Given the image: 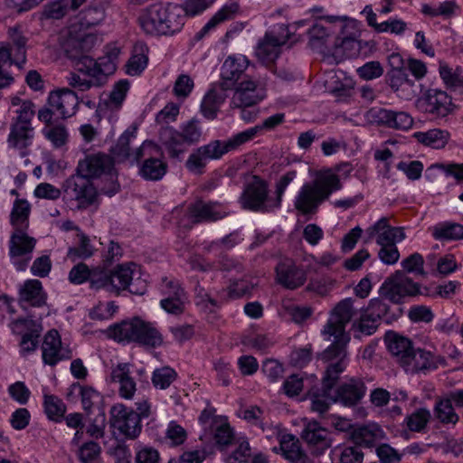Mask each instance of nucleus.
<instances>
[{
    "label": "nucleus",
    "mask_w": 463,
    "mask_h": 463,
    "mask_svg": "<svg viewBox=\"0 0 463 463\" xmlns=\"http://www.w3.org/2000/svg\"><path fill=\"white\" fill-rule=\"evenodd\" d=\"M355 314L354 299H342L331 310L329 318L321 331L326 340L329 341L334 337V342L320 355L321 360L327 364L325 378L327 386L332 385L347 366L346 346L350 336L345 333V326Z\"/></svg>",
    "instance_id": "nucleus-1"
},
{
    "label": "nucleus",
    "mask_w": 463,
    "mask_h": 463,
    "mask_svg": "<svg viewBox=\"0 0 463 463\" xmlns=\"http://www.w3.org/2000/svg\"><path fill=\"white\" fill-rule=\"evenodd\" d=\"M342 187L341 179L333 170L321 171L315 179L300 187L294 200V207L302 215H314L320 205Z\"/></svg>",
    "instance_id": "nucleus-2"
},
{
    "label": "nucleus",
    "mask_w": 463,
    "mask_h": 463,
    "mask_svg": "<svg viewBox=\"0 0 463 463\" xmlns=\"http://www.w3.org/2000/svg\"><path fill=\"white\" fill-rule=\"evenodd\" d=\"M108 335L118 343L137 342L151 347L159 346L163 343L162 335L157 329L139 318L124 320L110 326Z\"/></svg>",
    "instance_id": "nucleus-3"
},
{
    "label": "nucleus",
    "mask_w": 463,
    "mask_h": 463,
    "mask_svg": "<svg viewBox=\"0 0 463 463\" xmlns=\"http://www.w3.org/2000/svg\"><path fill=\"white\" fill-rule=\"evenodd\" d=\"M115 161L108 154L98 152L85 156L79 161L77 173L90 180L104 176L109 180V186L101 190L109 195L115 194L119 190L118 183V173L114 167Z\"/></svg>",
    "instance_id": "nucleus-4"
},
{
    "label": "nucleus",
    "mask_w": 463,
    "mask_h": 463,
    "mask_svg": "<svg viewBox=\"0 0 463 463\" xmlns=\"http://www.w3.org/2000/svg\"><path fill=\"white\" fill-rule=\"evenodd\" d=\"M417 109L434 119H445L453 115L459 107L444 90L429 89L416 100Z\"/></svg>",
    "instance_id": "nucleus-5"
},
{
    "label": "nucleus",
    "mask_w": 463,
    "mask_h": 463,
    "mask_svg": "<svg viewBox=\"0 0 463 463\" xmlns=\"http://www.w3.org/2000/svg\"><path fill=\"white\" fill-rule=\"evenodd\" d=\"M74 66L77 71L71 72L67 81L71 88L79 91H87L93 87H102L107 82L106 73L111 71V67L99 71L92 58H85L82 61L76 62Z\"/></svg>",
    "instance_id": "nucleus-6"
},
{
    "label": "nucleus",
    "mask_w": 463,
    "mask_h": 463,
    "mask_svg": "<svg viewBox=\"0 0 463 463\" xmlns=\"http://www.w3.org/2000/svg\"><path fill=\"white\" fill-rule=\"evenodd\" d=\"M380 296L394 304H401L407 297L423 295L420 285L414 282L402 270H396L389 276L379 289Z\"/></svg>",
    "instance_id": "nucleus-7"
},
{
    "label": "nucleus",
    "mask_w": 463,
    "mask_h": 463,
    "mask_svg": "<svg viewBox=\"0 0 463 463\" xmlns=\"http://www.w3.org/2000/svg\"><path fill=\"white\" fill-rule=\"evenodd\" d=\"M110 292L118 295L128 289L130 293L142 295L146 283L140 278V271L135 263L118 265L110 272Z\"/></svg>",
    "instance_id": "nucleus-8"
},
{
    "label": "nucleus",
    "mask_w": 463,
    "mask_h": 463,
    "mask_svg": "<svg viewBox=\"0 0 463 463\" xmlns=\"http://www.w3.org/2000/svg\"><path fill=\"white\" fill-rule=\"evenodd\" d=\"M158 151V146L150 141H145L135 150V163L145 157L139 166L138 174L146 181H159L167 173L166 162L154 156Z\"/></svg>",
    "instance_id": "nucleus-9"
},
{
    "label": "nucleus",
    "mask_w": 463,
    "mask_h": 463,
    "mask_svg": "<svg viewBox=\"0 0 463 463\" xmlns=\"http://www.w3.org/2000/svg\"><path fill=\"white\" fill-rule=\"evenodd\" d=\"M288 26L280 24L265 33L257 44L255 54L263 63L273 62L279 54V48L290 39Z\"/></svg>",
    "instance_id": "nucleus-10"
},
{
    "label": "nucleus",
    "mask_w": 463,
    "mask_h": 463,
    "mask_svg": "<svg viewBox=\"0 0 463 463\" xmlns=\"http://www.w3.org/2000/svg\"><path fill=\"white\" fill-rule=\"evenodd\" d=\"M94 43L95 37L92 34L80 32L76 25H72L62 36L61 47L65 55L75 64L85 58H90L88 52L93 48Z\"/></svg>",
    "instance_id": "nucleus-11"
},
{
    "label": "nucleus",
    "mask_w": 463,
    "mask_h": 463,
    "mask_svg": "<svg viewBox=\"0 0 463 463\" xmlns=\"http://www.w3.org/2000/svg\"><path fill=\"white\" fill-rule=\"evenodd\" d=\"M35 245L36 240L24 230H14L9 241V256L16 270L24 271L27 269Z\"/></svg>",
    "instance_id": "nucleus-12"
},
{
    "label": "nucleus",
    "mask_w": 463,
    "mask_h": 463,
    "mask_svg": "<svg viewBox=\"0 0 463 463\" xmlns=\"http://www.w3.org/2000/svg\"><path fill=\"white\" fill-rule=\"evenodd\" d=\"M232 90L231 106L235 109L254 107L266 97L264 86L251 77L243 78Z\"/></svg>",
    "instance_id": "nucleus-13"
},
{
    "label": "nucleus",
    "mask_w": 463,
    "mask_h": 463,
    "mask_svg": "<svg viewBox=\"0 0 463 463\" xmlns=\"http://www.w3.org/2000/svg\"><path fill=\"white\" fill-rule=\"evenodd\" d=\"M159 290L164 297L160 301V306L165 312L175 316L184 312L188 297L177 280L163 278Z\"/></svg>",
    "instance_id": "nucleus-14"
},
{
    "label": "nucleus",
    "mask_w": 463,
    "mask_h": 463,
    "mask_svg": "<svg viewBox=\"0 0 463 463\" xmlns=\"http://www.w3.org/2000/svg\"><path fill=\"white\" fill-rule=\"evenodd\" d=\"M62 190L65 199L75 200L80 205L92 204L97 195L96 188L90 180L77 172L65 180Z\"/></svg>",
    "instance_id": "nucleus-15"
},
{
    "label": "nucleus",
    "mask_w": 463,
    "mask_h": 463,
    "mask_svg": "<svg viewBox=\"0 0 463 463\" xmlns=\"http://www.w3.org/2000/svg\"><path fill=\"white\" fill-rule=\"evenodd\" d=\"M111 423L118 431L128 439H136L141 432L139 417L131 408L122 403L115 404L110 409Z\"/></svg>",
    "instance_id": "nucleus-16"
},
{
    "label": "nucleus",
    "mask_w": 463,
    "mask_h": 463,
    "mask_svg": "<svg viewBox=\"0 0 463 463\" xmlns=\"http://www.w3.org/2000/svg\"><path fill=\"white\" fill-rule=\"evenodd\" d=\"M250 61L244 55H231L223 61L221 68L219 87L222 90H232L246 76Z\"/></svg>",
    "instance_id": "nucleus-17"
},
{
    "label": "nucleus",
    "mask_w": 463,
    "mask_h": 463,
    "mask_svg": "<svg viewBox=\"0 0 463 463\" xmlns=\"http://www.w3.org/2000/svg\"><path fill=\"white\" fill-rule=\"evenodd\" d=\"M312 454H323L332 445L331 432L316 420H307L300 435Z\"/></svg>",
    "instance_id": "nucleus-18"
},
{
    "label": "nucleus",
    "mask_w": 463,
    "mask_h": 463,
    "mask_svg": "<svg viewBox=\"0 0 463 463\" xmlns=\"http://www.w3.org/2000/svg\"><path fill=\"white\" fill-rule=\"evenodd\" d=\"M268 196L267 182L254 175L252 181L246 185L241 196V203L244 209L266 212L269 211V205L267 204Z\"/></svg>",
    "instance_id": "nucleus-19"
},
{
    "label": "nucleus",
    "mask_w": 463,
    "mask_h": 463,
    "mask_svg": "<svg viewBox=\"0 0 463 463\" xmlns=\"http://www.w3.org/2000/svg\"><path fill=\"white\" fill-rule=\"evenodd\" d=\"M227 209L218 202L198 200L188 208L189 219L193 224L216 222L228 215Z\"/></svg>",
    "instance_id": "nucleus-20"
},
{
    "label": "nucleus",
    "mask_w": 463,
    "mask_h": 463,
    "mask_svg": "<svg viewBox=\"0 0 463 463\" xmlns=\"http://www.w3.org/2000/svg\"><path fill=\"white\" fill-rule=\"evenodd\" d=\"M366 386L361 378H350L337 386L335 395L331 397L334 402H339L346 407L355 406L364 398Z\"/></svg>",
    "instance_id": "nucleus-21"
},
{
    "label": "nucleus",
    "mask_w": 463,
    "mask_h": 463,
    "mask_svg": "<svg viewBox=\"0 0 463 463\" xmlns=\"http://www.w3.org/2000/svg\"><path fill=\"white\" fill-rule=\"evenodd\" d=\"M43 361L45 364L53 366L60 361L71 357V352L68 347L62 346L60 334L52 329L45 335L42 345Z\"/></svg>",
    "instance_id": "nucleus-22"
},
{
    "label": "nucleus",
    "mask_w": 463,
    "mask_h": 463,
    "mask_svg": "<svg viewBox=\"0 0 463 463\" xmlns=\"http://www.w3.org/2000/svg\"><path fill=\"white\" fill-rule=\"evenodd\" d=\"M79 98L71 89L64 88L50 92L47 105L53 108L62 119L72 117L79 106Z\"/></svg>",
    "instance_id": "nucleus-23"
},
{
    "label": "nucleus",
    "mask_w": 463,
    "mask_h": 463,
    "mask_svg": "<svg viewBox=\"0 0 463 463\" xmlns=\"http://www.w3.org/2000/svg\"><path fill=\"white\" fill-rule=\"evenodd\" d=\"M277 281L288 289H296L307 280L306 271L290 259L281 260L276 267Z\"/></svg>",
    "instance_id": "nucleus-24"
},
{
    "label": "nucleus",
    "mask_w": 463,
    "mask_h": 463,
    "mask_svg": "<svg viewBox=\"0 0 463 463\" xmlns=\"http://www.w3.org/2000/svg\"><path fill=\"white\" fill-rule=\"evenodd\" d=\"M369 239L376 237L379 246L400 242L405 239V232L402 227H392L386 217L381 218L366 230Z\"/></svg>",
    "instance_id": "nucleus-25"
},
{
    "label": "nucleus",
    "mask_w": 463,
    "mask_h": 463,
    "mask_svg": "<svg viewBox=\"0 0 463 463\" xmlns=\"http://www.w3.org/2000/svg\"><path fill=\"white\" fill-rule=\"evenodd\" d=\"M439 357L435 356L431 352L424 349H414L411 351L407 358L401 365L408 373H417L436 369Z\"/></svg>",
    "instance_id": "nucleus-26"
},
{
    "label": "nucleus",
    "mask_w": 463,
    "mask_h": 463,
    "mask_svg": "<svg viewBox=\"0 0 463 463\" xmlns=\"http://www.w3.org/2000/svg\"><path fill=\"white\" fill-rule=\"evenodd\" d=\"M158 10L164 35H173L181 31L184 24V14L181 5L170 3H158Z\"/></svg>",
    "instance_id": "nucleus-27"
},
{
    "label": "nucleus",
    "mask_w": 463,
    "mask_h": 463,
    "mask_svg": "<svg viewBox=\"0 0 463 463\" xmlns=\"http://www.w3.org/2000/svg\"><path fill=\"white\" fill-rule=\"evenodd\" d=\"M34 138V128L33 127L11 124L10 133L7 138L9 147L16 149L22 157L29 154V146Z\"/></svg>",
    "instance_id": "nucleus-28"
},
{
    "label": "nucleus",
    "mask_w": 463,
    "mask_h": 463,
    "mask_svg": "<svg viewBox=\"0 0 463 463\" xmlns=\"http://www.w3.org/2000/svg\"><path fill=\"white\" fill-rule=\"evenodd\" d=\"M242 145V140L238 133L224 141H211L206 145L199 146L198 149L209 162L210 160L220 159L223 155L238 149Z\"/></svg>",
    "instance_id": "nucleus-29"
},
{
    "label": "nucleus",
    "mask_w": 463,
    "mask_h": 463,
    "mask_svg": "<svg viewBox=\"0 0 463 463\" xmlns=\"http://www.w3.org/2000/svg\"><path fill=\"white\" fill-rule=\"evenodd\" d=\"M111 381L119 383L118 393L121 398L131 400L137 391L136 383L130 376L129 364H118L111 371Z\"/></svg>",
    "instance_id": "nucleus-30"
},
{
    "label": "nucleus",
    "mask_w": 463,
    "mask_h": 463,
    "mask_svg": "<svg viewBox=\"0 0 463 463\" xmlns=\"http://www.w3.org/2000/svg\"><path fill=\"white\" fill-rule=\"evenodd\" d=\"M282 456L291 463H306L307 455L301 448L299 439L293 434H283L279 438Z\"/></svg>",
    "instance_id": "nucleus-31"
},
{
    "label": "nucleus",
    "mask_w": 463,
    "mask_h": 463,
    "mask_svg": "<svg viewBox=\"0 0 463 463\" xmlns=\"http://www.w3.org/2000/svg\"><path fill=\"white\" fill-rule=\"evenodd\" d=\"M350 439L355 445L369 448L383 439V431L377 424L363 425L351 431Z\"/></svg>",
    "instance_id": "nucleus-32"
},
{
    "label": "nucleus",
    "mask_w": 463,
    "mask_h": 463,
    "mask_svg": "<svg viewBox=\"0 0 463 463\" xmlns=\"http://www.w3.org/2000/svg\"><path fill=\"white\" fill-rule=\"evenodd\" d=\"M158 3H155L144 9L139 17L138 23L141 29L150 35H164L163 29L165 28L160 20Z\"/></svg>",
    "instance_id": "nucleus-33"
},
{
    "label": "nucleus",
    "mask_w": 463,
    "mask_h": 463,
    "mask_svg": "<svg viewBox=\"0 0 463 463\" xmlns=\"http://www.w3.org/2000/svg\"><path fill=\"white\" fill-rule=\"evenodd\" d=\"M19 302L28 303L32 307H42L46 302L42 282L38 279H27L19 289Z\"/></svg>",
    "instance_id": "nucleus-34"
},
{
    "label": "nucleus",
    "mask_w": 463,
    "mask_h": 463,
    "mask_svg": "<svg viewBox=\"0 0 463 463\" xmlns=\"http://www.w3.org/2000/svg\"><path fill=\"white\" fill-rule=\"evenodd\" d=\"M385 342L388 350L400 365L402 364L413 348L412 343L409 338L393 332L386 334Z\"/></svg>",
    "instance_id": "nucleus-35"
},
{
    "label": "nucleus",
    "mask_w": 463,
    "mask_h": 463,
    "mask_svg": "<svg viewBox=\"0 0 463 463\" xmlns=\"http://www.w3.org/2000/svg\"><path fill=\"white\" fill-rule=\"evenodd\" d=\"M95 251V247L90 237L83 232L79 231L76 234L75 244L69 247L66 257L71 262H77L91 258Z\"/></svg>",
    "instance_id": "nucleus-36"
},
{
    "label": "nucleus",
    "mask_w": 463,
    "mask_h": 463,
    "mask_svg": "<svg viewBox=\"0 0 463 463\" xmlns=\"http://www.w3.org/2000/svg\"><path fill=\"white\" fill-rule=\"evenodd\" d=\"M160 139L173 158H178L186 149L184 138L173 128H163L160 131Z\"/></svg>",
    "instance_id": "nucleus-37"
},
{
    "label": "nucleus",
    "mask_w": 463,
    "mask_h": 463,
    "mask_svg": "<svg viewBox=\"0 0 463 463\" xmlns=\"http://www.w3.org/2000/svg\"><path fill=\"white\" fill-rule=\"evenodd\" d=\"M413 137L419 143L426 146L442 149L448 145L450 133L446 129L431 128L427 131L415 132Z\"/></svg>",
    "instance_id": "nucleus-38"
},
{
    "label": "nucleus",
    "mask_w": 463,
    "mask_h": 463,
    "mask_svg": "<svg viewBox=\"0 0 463 463\" xmlns=\"http://www.w3.org/2000/svg\"><path fill=\"white\" fill-rule=\"evenodd\" d=\"M8 36L11 41L9 44L14 52L15 65L21 69L26 61L27 38L18 27L9 28Z\"/></svg>",
    "instance_id": "nucleus-39"
},
{
    "label": "nucleus",
    "mask_w": 463,
    "mask_h": 463,
    "mask_svg": "<svg viewBox=\"0 0 463 463\" xmlns=\"http://www.w3.org/2000/svg\"><path fill=\"white\" fill-rule=\"evenodd\" d=\"M136 137V128L127 129L118 139L116 145L112 147L111 152L118 162L130 160L132 164L134 161V154L130 152L131 140Z\"/></svg>",
    "instance_id": "nucleus-40"
},
{
    "label": "nucleus",
    "mask_w": 463,
    "mask_h": 463,
    "mask_svg": "<svg viewBox=\"0 0 463 463\" xmlns=\"http://www.w3.org/2000/svg\"><path fill=\"white\" fill-rule=\"evenodd\" d=\"M285 115L283 113H277L267 118L262 124L257 125L253 128H248L239 133L243 145L252 140L261 130H272L276 127L283 123Z\"/></svg>",
    "instance_id": "nucleus-41"
},
{
    "label": "nucleus",
    "mask_w": 463,
    "mask_h": 463,
    "mask_svg": "<svg viewBox=\"0 0 463 463\" xmlns=\"http://www.w3.org/2000/svg\"><path fill=\"white\" fill-rule=\"evenodd\" d=\"M30 211L31 207L26 200L17 199L14 201L10 214V222L14 230H25L28 227Z\"/></svg>",
    "instance_id": "nucleus-42"
},
{
    "label": "nucleus",
    "mask_w": 463,
    "mask_h": 463,
    "mask_svg": "<svg viewBox=\"0 0 463 463\" xmlns=\"http://www.w3.org/2000/svg\"><path fill=\"white\" fill-rule=\"evenodd\" d=\"M238 10L239 5L236 3L224 5L208 21V23L201 29V31L197 33L196 38L202 39L206 33H208L212 29L215 28L219 24L232 19V15L236 14Z\"/></svg>",
    "instance_id": "nucleus-43"
},
{
    "label": "nucleus",
    "mask_w": 463,
    "mask_h": 463,
    "mask_svg": "<svg viewBox=\"0 0 463 463\" xmlns=\"http://www.w3.org/2000/svg\"><path fill=\"white\" fill-rule=\"evenodd\" d=\"M43 408L47 418L55 422L63 420L67 409L63 401L52 394H44Z\"/></svg>",
    "instance_id": "nucleus-44"
},
{
    "label": "nucleus",
    "mask_w": 463,
    "mask_h": 463,
    "mask_svg": "<svg viewBox=\"0 0 463 463\" xmlns=\"http://www.w3.org/2000/svg\"><path fill=\"white\" fill-rule=\"evenodd\" d=\"M309 33V45L312 49L319 52H331L332 49L329 46L331 35L327 32L326 28L322 24H315L308 31Z\"/></svg>",
    "instance_id": "nucleus-45"
},
{
    "label": "nucleus",
    "mask_w": 463,
    "mask_h": 463,
    "mask_svg": "<svg viewBox=\"0 0 463 463\" xmlns=\"http://www.w3.org/2000/svg\"><path fill=\"white\" fill-rule=\"evenodd\" d=\"M146 52L147 49L144 44H137L134 47V53L126 65V72L128 75H139L144 71L148 61Z\"/></svg>",
    "instance_id": "nucleus-46"
},
{
    "label": "nucleus",
    "mask_w": 463,
    "mask_h": 463,
    "mask_svg": "<svg viewBox=\"0 0 463 463\" xmlns=\"http://www.w3.org/2000/svg\"><path fill=\"white\" fill-rule=\"evenodd\" d=\"M326 377V371L325 372V375L322 379V394H314L311 398V410L313 411H316L319 414H323L327 411L329 405L331 402V397L333 395L330 394L333 387L335 386V383L339 379V377L334 381L333 384L330 386H327L325 383V378Z\"/></svg>",
    "instance_id": "nucleus-47"
},
{
    "label": "nucleus",
    "mask_w": 463,
    "mask_h": 463,
    "mask_svg": "<svg viewBox=\"0 0 463 463\" xmlns=\"http://www.w3.org/2000/svg\"><path fill=\"white\" fill-rule=\"evenodd\" d=\"M121 52L120 47H118L115 43L108 44L105 47V56L99 57L97 61H95V67L99 71H104L111 67V71L106 73V80H108V76L112 74L116 71V63Z\"/></svg>",
    "instance_id": "nucleus-48"
},
{
    "label": "nucleus",
    "mask_w": 463,
    "mask_h": 463,
    "mask_svg": "<svg viewBox=\"0 0 463 463\" xmlns=\"http://www.w3.org/2000/svg\"><path fill=\"white\" fill-rule=\"evenodd\" d=\"M224 98L218 93L216 89L210 90L203 99L201 111L208 119H213L217 116L219 106Z\"/></svg>",
    "instance_id": "nucleus-49"
},
{
    "label": "nucleus",
    "mask_w": 463,
    "mask_h": 463,
    "mask_svg": "<svg viewBox=\"0 0 463 463\" xmlns=\"http://www.w3.org/2000/svg\"><path fill=\"white\" fill-rule=\"evenodd\" d=\"M432 235L436 240H461L463 225L455 222L439 224L434 227Z\"/></svg>",
    "instance_id": "nucleus-50"
},
{
    "label": "nucleus",
    "mask_w": 463,
    "mask_h": 463,
    "mask_svg": "<svg viewBox=\"0 0 463 463\" xmlns=\"http://www.w3.org/2000/svg\"><path fill=\"white\" fill-rule=\"evenodd\" d=\"M43 134L55 148L64 146L69 139L68 130L62 124L46 126L43 129Z\"/></svg>",
    "instance_id": "nucleus-51"
},
{
    "label": "nucleus",
    "mask_w": 463,
    "mask_h": 463,
    "mask_svg": "<svg viewBox=\"0 0 463 463\" xmlns=\"http://www.w3.org/2000/svg\"><path fill=\"white\" fill-rule=\"evenodd\" d=\"M77 456L81 463H99L101 447L96 441H87L80 446Z\"/></svg>",
    "instance_id": "nucleus-52"
},
{
    "label": "nucleus",
    "mask_w": 463,
    "mask_h": 463,
    "mask_svg": "<svg viewBox=\"0 0 463 463\" xmlns=\"http://www.w3.org/2000/svg\"><path fill=\"white\" fill-rule=\"evenodd\" d=\"M177 378V373L170 366H163L153 372L152 383L156 389L165 390Z\"/></svg>",
    "instance_id": "nucleus-53"
},
{
    "label": "nucleus",
    "mask_w": 463,
    "mask_h": 463,
    "mask_svg": "<svg viewBox=\"0 0 463 463\" xmlns=\"http://www.w3.org/2000/svg\"><path fill=\"white\" fill-rule=\"evenodd\" d=\"M430 419V412L427 409L420 408L408 415L405 419L406 425L411 431H422Z\"/></svg>",
    "instance_id": "nucleus-54"
},
{
    "label": "nucleus",
    "mask_w": 463,
    "mask_h": 463,
    "mask_svg": "<svg viewBox=\"0 0 463 463\" xmlns=\"http://www.w3.org/2000/svg\"><path fill=\"white\" fill-rule=\"evenodd\" d=\"M389 85L394 91H399L405 87L414 86V81L409 78L403 68H392L389 73Z\"/></svg>",
    "instance_id": "nucleus-55"
},
{
    "label": "nucleus",
    "mask_w": 463,
    "mask_h": 463,
    "mask_svg": "<svg viewBox=\"0 0 463 463\" xmlns=\"http://www.w3.org/2000/svg\"><path fill=\"white\" fill-rule=\"evenodd\" d=\"M450 398L439 401L435 406V415L443 423H456L458 420Z\"/></svg>",
    "instance_id": "nucleus-56"
},
{
    "label": "nucleus",
    "mask_w": 463,
    "mask_h": 463,
    "mask_svg": "<svg viewBox=\"0 0 463 463\" xmlns=\"http://www.w3.org/2000/svg\"><path fill=\"white\" fill-rule=\"evenodd\" d=\"M403 272L413 273L419 276L426 277L424 270V259L421 254L415 252L403 259L401 262Z\"/></svg>",
    "instance_id": "nucleus-57"
},
{
    "label": "nucleus",
    "mask_w": 463,
    "mask_h": 463,
    "mask_svg": "<svg viewBox=\"0 0 463 463\" xmlns=\"http://www.w3.org/2000/svg\"><path fill=\"white\" fill-rule=\"evenodd\" d=\"M436 169L443 171L447 175H452L458 182H463V163L434 164L426 170L427 177L430 178Z\"/></svg>",
    "instance_id": "nucleus-58"
},
{
    "label": "nucleus",
    "mask_w": 463,
    "mask_h": 463,
    "mask_svg": "<svg viewBox=\"0 0 463 463\" xmlns=\"http://www.w3.org/2000/svg\"><path fill=\"white\" fill-rule=\"evenodd\" d=\"M391 110L383 108H372L364 114L367 123L389 128Z\"/></svg>",
    "instance_id": "nucleus-59"
},
{
    "label": "nucleus",
    "mask_w": 463,
    "mask_h": 463,
    "mask_svg": "<svg viewBox=\"0 0 463 463\" xmlns=\"http://www.w3.org/2000/svg\"><path fill=\"white\" fill-rule=\"evenodd\" d=\"M179 133L184 138L186 145H194L200 141L202 129L197 119H191L181 127Z\"/></svg>",
    "instance_id": "nucleus-60"
},
{
    "label": "nucleus",
    "mask_w": 463,
    "mask_h": 463,
    "mask_svg": "<svg viewBox=\"0 0 463 463\" xmlns=\"http://www.w3.org/2000/svg\"><path fill=\"white\" fill-rule=\"evenodd\" d=\"M214 439L218 446L227 447L233 439V432L225 419L220 418V422L215 425Z\"/></svg>",
    "instance_id": "nucleus-61"
},
{
    "label": "nucleus",
    "mask_w": 463,
    "mask_h": 463,
    "mask_svg": "<svg viewBox=\"0 0 463 463\" xmlns=\"http://www.w3.org/2000/svg\"><path fill=\"white\" fill-rule=\"evenodd\" d=\"M390 307L387 303H385L383 299L373 298L370 301L365 312L368 313V316L374 318L378 322L381 319H385L389 321L391 317L389 316Z\"/></svg>",
    "instance_id": "nucleus-62"
},
{
    "label": "nucleus",
    "mask_w": 463,
    "mask_h": 463,
    "mask_svg": "<svg viewBox=\"0 0 463 463\" xmlns=\"http://www.w3.org/2000/svg\"><path fill=\"white\" fill-rule=\"evenodd\" d=\"M251 458V449L247 439H241L236 449L228 457L227 463H247Z\"/></svg>",
    "instance_id": "nucleus-63"
},
{
    "label": "nucleus",
    "mask_w": 463,
    "mask_h": 463,
    "mask_svg": "<svg viewBox=\"0 0 463 463\" xmlns=\"http://www.w3.org/2000/svg\"><path fill=\"white\" fill-rule=\"evenodd\" d=\"M135 463H160V455L156 449L151 446L137 448Z\"/></svg>",
    "instance_id": "nucleus-64"
}]
</instances>
